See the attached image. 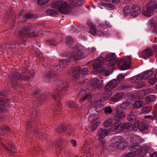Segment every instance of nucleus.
I'll return each instance as SVG.
<instances>
[{
    "instance_id": "nucleus-24",
    "label": "nucleus",
    "mask_w": 157,
    "mask_h": 157,
    "mask_svg": "<svg viewBox=\"0 0 157 157\" xmlns=\"http://www.w3.org/2000/svg\"><path fill=\"white\" fill-rule=\"evenodd\" d=\"M78 96L81 98V99L82 101L85 100H89L91 98V96L89 94H85V92L83 91H80L78 94Z\"/></svg>"
},
{
    "instance_id": "nucleus-20",
    "label": "nucleus",
    "mask_w": 157,
    "mask_h": 157,
    "mask_svg": "<svg viewBox=\"0 0 157 157\" xmlns=\"http://www.w3.org/2000/svg\"><path fill=\"white\" fill-rule=\"evenodd\" d=\"M98 139L99 140H102L104 137L109 134V131L105 129L101 128L98 132Z\"/></svg>"
},
{
    "instance_id": "nucleus-12",
    "label": "nucleus",
    "mask_w": 157,
    "mask_h": 157,
    "mask_svg": "<svg viewBox=\"0 0 157 157\" xmlns=\"http://www.w3.org/2000/svg\"><path fill=\"white\" fill-rule=\"evenodd\" d=\"M125 117V114L123 110L117 109L114 113L113 119L114 120L121 123V121Z\"/></svg>"
},
{
    "instance_id": "nucleus-54",
    "label": "nucleus",
    "mask_w": 157,
    "mask_h": 157,
    "mask_svg": "<svg viewBox=\"0 0 157 157\" xmlns=\"http://www.w3.org/2000/svg\"><path fill=\"white\" fill-rule=\"evenodd\" d=\"M112 112V110L110 106L106 107L104 109V112L106 114H108V113L110 114Z\"/></svg>"
},
{
    "instance_id": "nucleus-52",
    "label": "nucleus",
    "mask_w": 157,
    "mask_h": 157,
    "mask_svg": "<svg viewBox=\"0 0 157 157\" xmlns=\"http://www.w3.org/2000/svg\"><path fill=\"white\" fill-rule=\"evenodd\" d=\"M47 44H50L51 45L56 46L57 45L58 43L55 41L54 40H47Z\"/></svg>"
},
{
    "instance_id": "nucleus-6",
    "label": "nucleus",
    "mask_w": 157,
    "mask_h": 157,
    "mask_svg": "<svg viewBox=\"0 0 157 157\" xmlns=\"http://www.w3.org/2000/svg\"><path fill=\"white\" fill-rule=\"evenodd\" d=\"M85 51L84 49L75 48L73 49V51L71 52L70 56L74 60L79 59L85 57Z\"/></svg>"
},
{
    "instance_id": "nucleus-19",
    "label": "nucleus",
    "mask_w": 157,
    "mask_h": 157,
    "mask_svg": "<svg viewBox=\"0 0 157 157\" xmlns=\"http://www.w3.org/2000/svg\"><path fill=\"white\" fill-rule=\"evenodd\" d=\"M132 11L131 12V15L133 17L137 16L141 12L140 8L139 6L136 5L132 6Z\"/></svg>"
},
{
    "instance_id": "nucleus-30",
    "label": "nucleus",
    "mask_w": 157,
    "mask_h": 157,
    "mask_svg": "<svg viewBox=\"0 0 157 157\" xmlns=\"http://www.w3.org/2000/svg\"><path fill=\"white\" fill-rule=\"evenodd\" d=\"M128 142L126 140L121 141L117 145V148L118 149H123L128 146Z\"/></svg>"
},
{
    "instance_id": "nucleus-14",
    "label": "nucleus",
    "mask_w": 157,
    "mask_h": 157,
    "mask_svg": "<svg viewBox=\"0 0 157 157\" xmlns=\"http://www.w3.org/2000/svg\"><path fill=\"white\" fill-rule=\"evenodd\" d=\"M118 81L115 79H113L107 83L105 86L104 89L106 92H110L111 89L116 87L117 85Z\"/></svg>"
},
{
    "instance_id": "nucleus-7",
    "label": "nucleus",
    "mask_w": 157,
    "mask_h": 157,
    "mask_svg": "<svg viewBox=\"0 0 157 157\" xmlns=\"http://www.w3.org/2000/svg\"><path fill=\"white\" fill-rule=\"evenodd\" d=\"M130 56H128L121 59L118 63V66L121 70H125L129 68L131 63Z\"/></svg>"
},
{
    "instance_id": "nucleus-48",
    "label": "nucleus",
    "mask_w": 157,
    "mask_h": 157,
    "mask_svg": "<svg viewBox=\"0 0 157 157\" xmlns=\"http://www.w3.org/2000/svg\"><path fill=\"white\" fill-rule=\"evenodd\" d=\"M146 86V83L142 82L140 83H136L135 85V86L136 89H140L142 87H144Z\"/></svg>"
},
{
    "instance_id": "nucleus-28",
    "label": "nucleus",
    "mask_w": 157,
    "mask_h": 157,
    "mask_svg": "<svg viewBox=\"0 0 157 157\" xmlns=\"http://www.w3.org/2000/svg\"><path fill=\"white\" fill-rule=\"evenodd\" d=\"M70 3L75 6H78L82 5L83 3V0H69Z\"/></svg>"
},
{
    "instance_id": "nucleus-60",
    "label": "nucleus",
    "mask_w": 157,
    "mask_h": 157,
    "mask_svg": "<svg viewBox=\"0 0 157 157\" xmlns=\"http://www.w3.org/2000/svg\"><path fill=\"white\" fill-rule=\"evenodd\" d=\"M155 20L153 19H151L148 21V24L151 27H152L155 25Z\"/></svg>"
},
{
    "instance_id": "nucleus-57",
    "label": "nucleus",
    "mask_w": 157,
    "mask_h": 157,
    "mask_svg": "<svg viewBox=\"0 0 157 157\" xmlns=\"http://www.w3.org/2000/svg\"><path fill=\"white\" fill-rule=\"evenodd\" d=\"M81 75H87L88 73V68L86 67L84 68L83 69H82L81 68Z\"/></svg>"
},
{
    "instance_id": "nucleus-45",
    "label": "nucleus",
    "mask_w": 157,
    "mask_h": 157,
    "mask_svg": "<svg viewBox=\"0 0 157 157\" xmlns=\"http://www.w3.org/2000/svg\"><path fill=\"white\" fill-rule=\"evenodd\" d=\"M32 132L33 133L35 134L36 136H40L44 137L45 136L44 134L38 131L36 129H34L33 130Z\"/></svg>"
},
{
    "instance_id": "nucleus-40",
    "label": "nucleus",
    "mask_w": 157,
    "mask_h": 157,
    "mask_svg": "<svg viewBox=\"0 0 157 157\" xmlns=\"http://www.w3.org/2000/svg\"><path fill=\"white\" fill-rule=\"evenodd\" d=\"M123 95V93L122 92H118L115 93L114 95V100L118 101L121 98Z\"/></svg>"
},
{
    "instance_id": "nucleus-44",
    "label": "nucleus",
    "mask_w": 157,
    "mask_h": 157,
    "mask_svg": "<svg viewBox=\"0 0 157 157\" xmlns=\"http://www.w3.org/2000/svg\"><path fill=\"white\" fill-rule=\"evenodd\" d=\"M99 124V122H97L95 123H92V125L90 127V129L92 131H94L95 130Z\"/></svg>"
},
{
    "instance_id": "nucleus-34",
    "label": "nucleus",
    "mask_w": 157,
    "mask_h": 157,
    "mask_svg": "<svg viewBox=\"0 0 157 157\" xmlns=\"http://www.w3.org/2000/svg\"><path fill=\"white\" fill-rule=\"evenodd\" d=\"M65 125H60L58 127L56 130V132L59 134L64 132H65Z\"/></svg>"
},
{
    "instance_id": "nucleus-50",
    "label": "nucleus",
    "mask_w": 157,
    "mask_h": 157,
    "mask_svg": "<svg viewBox=\"0 0 157 157\" xmlns=\"http://www.w3.org/2000/svg\"><path fill=\"white\" fill-rule=\"evenodd\" d=\"M68 105L70 107L76 108L78 107L77 105L75 102L71 101L68 102Z\"/></svg>"
},
{
    "instance_id": "nucleus-27",
    "label": "nucleus",
    "mask_w": 157,
    "mask_h": 157,
    "mask_svg": "<svg viewBox=\"0 0 157 157\" xmlns=\"http://www.w3.org/2000/svg\"><path fill=\"white\" fill-rule=\"evenodd\" d=\"M130 141L133 144H139L141 142L140 138L138 136L133 135L130 138Z\"/></svg>"
},
{
    "instance_id": "nucleus-15",
    "label": "nucleus",
    "mask_w": 157,
    "mask_h": 157,
    "mask_svg": "<svg viewBox=\"0 0 157 157\" xmlns=\"http://www.w3.org/2000/svg\"><path fill=\"white\" fill-rule=\"evenodd\" d=\"M131 127V124L128 123H119L118 127V132L125 131L128 132L130 130Z\"/></svg>"
},
{
    "instance_id": "nucleus-1",
    "label": "nucleus",
    "mask_w": 157,
    "mask_h": 157,
    "mask_svg": "<svg viewBox=\"0 0 157 157\" xmlns=\"http://www.w3.org/2000/svg\"><path fill=\"white\" fill-rule=\"evenodd\" d=\"M22 73L24 75H21L19 73L17 72L13 73L9 77V80L10 82L13 85H17V82H21L23 80H29L31 75L33 77L35 75L33 72L31 74L30 71L25 68L22 70Z\"/></svg>"
},
{
    "instance_id": "nucleus-22",
    "label": "nucleus",
    "mask_w": 157,
    "mask_h": 157,
    "mask_svg": "<svg viewBox=\"0 0 157 157\" xmlns=\"http://www.w3.org/2000/svg\"><path fill=\"white\" fill-rule=\"evenodd\" d=\"M153 55V51L151 49H146L144 50L142 53V56L146 59L149 58Z\"/></svg>"
},
{
    "instance_id": "nucleus-63",
    "label": "nucleus",
    "mask_w": 157,
    "mask_h": 157,
    "mask_svg": "<svg viewBox=\"0 0 157 157\" xmlns=\"http://www.w3.org/2000/svg\"><path fill=\"white\" fill-rule=\"evenodd\" d=\"M154 116L155 119L157 121V106L154 108Z\"/></svg>"
},
{
    "instance_id": "nucleus-4",
    "label": "nucleus",
    "mask_w": 157,
    "mask_h": 157,
    "mask_svg": "<svg viewBox=\"0 0 157 157\" xmlns=\"http://www.w3.org/2000/svg\"><path fill=\"white\" fill-rule=\"evenodd\" d=\"M51 7L58 10L59 11L63 14H68L72 10L71 8L68 7L66 2L61 1L52 3Z\"/></svg>"
},
{
    "instance_id": "nucleus-21",
    "label": "nucleus",
    "mask_w": 157,
    "mask_h": 157,
    "mask_svg": "<svg viewBox=\"0 0 157 157\" xmlns=\"http://www.w3.org/2000/svg\"><path fill=\"white\" fill-rule=\"evenodd\" d=\"M129 148L130 150L135 154L136 152H140L142 150L141 146L138 145V144L130 145L129 146Z\"/></svg>"
},
{
    "instance_id": "nucleus-46",
    "label": "nucleus",
    "mask_w": 157,
    "mask_h": 157,
    "mask_svg": "<svg viewBox=\"0 0 157 157\" xmlns=\"http://www.w3.org/2000/svg\"><path fill=\"white\" fill-rule=\"evenodd\" d=\"M130 8L129 6H126L123 9V11L125 15H127L131 13Z\"/></svg>"
},
{
    "instance_id": "nucleus-29",
    "label": "nucleus",
    "mask_w": 157,
    "mask_h": 157,
    "mask_svg": "<svg viewBox=\"0 0 157 157\" xmlns=\"http://www.w3.org/2000/svg\"><path fill=\"white\" fill-rule=\"evenodd\" d=\"M132 106V105L128 102H124L121 104L120 107L123 109H130Z\"/></svg>"
},
{
    "instance_id": "nucleus-37",
    "label": "nucleus",
    "mask_w": 157,
    "mask_h": 157,
    "mask_svg": "<svg viewBox=\"0 0 157 157\" xmlns=\"http://www.w3.org/2000/svg\"><path fill=\"white\" fill-rule=\"evenodd\" d=\"M47 14L49 15L54 16L58 14V13L53 9H49L46 11Z\"/></svg>"
},
{
    "instance_id": "nucleus-53",
    "label": "nucleus",
    "mask_w": 157,
    "mask_h": 157,
    "mask_svg": "<svg viewBox=\"0 0 157 157\" xmlns=\"http://www.w3.org/2000/svg\"><path fill=\"white\" fill-rule=\"evenodd\" d=\"M119 82H123L124 79V77L122 74H119L117 77Z\"/></svg>"
},
{
    "instance_id": "nucleus-5",
    "label": "nucleus",
    "mask_w": 157,
    "mask_h": 157,
    "mask_svg": "<svg viewBox=\"0 0 157 157\" xmlns=\"http://www.w3.org/2000/svg\"><path fill=\"white\" fill-rule=\"evenodd\" d=\"M155 9H157L156 2L154 0H151L143 7L142 14L146 17H150L153 14V10Z\"/></svg>"
},
{
    "instance_id": "nucleus-39",
    "label": "nucleus",
    "mask_w": 157,
    "mask_h": 157,
    "mask_svg": "<svg viewBox=\"0 0 157 157\" xmlns=\"http://www.w3.org/2000/svg\"><path fill=\"white\" fill-rule=\"evenodd\" d=\"M65 132L67 133L68 134L72 133L74 131L73 128L71 126L68 125H65Z\"/></svg>"
},
{
    "instance_id": "nucleus-32",
    "label": "nucleus",
    "mask_w": 157,
    "mask_h": 157,
    "mask_svg": "<svg viewBox=\"0 0 157 157\" xmlns=\"http://www.w3.org/2000/svg\"><path fill=\"white\" fill-rule=\"evenodd\" d=\"M144 105V102L142 101L139 100L135 102L133 105L134 108H140Z\"/></svg>"
},
{
    "instance_id": "nucleus-9",
    "label": "nucleus",
    "mask_w": 157,
    "mask_h": 157,
    "mask_svg": "<svg viewBox=\"0 0 157 157\" xmlns=\"http://www.w3.org/2000/svg\"><path fill=\"white\" fill-rule=\"evenodd\" d=\"M5 141L6 144L9 147V148L7 147L3 143H0V145L3 148L4 150L9 154L11 153L16 152L17 150L14 144L10 141H8L7 140H5Z\"/></svg>"
},
{
    "instance_id": "nucleus-62",
    "label": "nucleus",
    "mask_w": 157,
    "mask_h": 157,
    "mask_svg": "<svg viewBox=\"0 0 157 157\" xmlns=\"http://www.w3.org/2000/svg\"><path fill=\"white\" fill-rule=\"evenodd\" d=\"M92 151L91 149H90L89 150V152L87 153V157H93L94 155V153L93 152H91Z\"/></svg>"
},
{
    "instance_id": "nucleus-61",
    "label": "nucleus",
    "mask_w": 157,
    "mask_h": 157,
    "mask_svg": "<svg viewBox=\"0 0 157 157\" xmlns=\"http://www.w3.org/2000/svg\"><path fill=\"white\" fill-rule=\"evenodd\" d=\"M148 82L151 84H154L157 81L155 78H152L149 79L148 80Z\"/></svg>"
},
{
    "instance_id": "nucleus-16",
    "label": "nucleus",
    "mask_w": 157,
    "mask_h": 157,
    "mask_svg": "<svg viewBox=\"0 0 157 157\" xmlns=\"http://www.w3.org/2000/svg\"><path fill=\"white\" fill-rule=\"evenodd\" d=\"M68 64V62L66 60H61L55 66V68L58 71H62L67 66Z\"/></svg>"
},
{
    "instance_id": "nucleus-38",
    "label": "nucleus",
    "mask_w": 157,
    "mask_h": 157,
    "mask_svg": "<svg viewBox=\"0 0 157 157\" xmlns=\"http://www.w3.org/2000/svg\"><path fill=\"white\" fill-rule=\"evenodd\" d=\"M121 123L119 121H116L110 127V129L112 131H114L117 130L118 131V124Z\"/></svg>"
},
{
    "instance_id": "nucleus-17",
    "label": "nucleus",
    "mask_w": 157,
    "mask_h": 157,
    "mask_svg": "<svg viewBox=\"0 0 157 157\" xmlns=\"http://www.w3.org/2000/svg\"><path fill=\"white\" fill-rule=\"evenodd\" d=\"M154 73L151 70H148L145 72L143 74L138 75V76L135 78L136 80H138V79H141V78L144 79H147L151 76Z\"/></svg>"
},
{
    "instance_id": "nucleus-25",
    "label": "nucleus",
    "mask_w": 157,
    "mask_h": 157,
    "mask_svg": "<svg viewBox=\"0 0 157 157\" xmlns=\"http://www.w3.org/2000/svg\"><path fill=\"white\" fill-rule=\"evenodd\" d=\"M10 128L7 126L3 125L0 126V135L3 136L5 134V132L10 131Z\"/></svg>"
},
{
    "instance_id": "nucleus-42",
    "label": "nucleus",
    "mask_w": 157,
    "mask_h": 157,
    "mask_svg": "<svg viewBox=\"0 0 157 157\" xmlns=\"http://www.w3.org/2000/svg\"><path fill=\"white\" fill-rule=\"evenodd\" d=\"M35 17L33 14L31 13H26L23 16V18L27 19H31Z\"/></svg>"
},
{
    "instance_id": "nucleus-2",
    "label": "nucleus",
    "mask_w": 157,
    "mask_h": 157,
    "mask_svg": "<svg viewBox=\"0 0 157 157\" xmlns=\"http://www.w3.org/2000/svg\"><path fill=\"white\" fill-rule=\"evenodd\" d=\"M57 86L51 95V97L56 101H60L62 99L63 91L66 90L68 86V83L65 80L57 81Z\"/></svg>"
},
{
    "instance_id": "nucleus-56",
    "label": "nucleus",
    "mask_w": 157,
    "mask_h": 157,
    "mask_svg": "<svg viewBox=\"0 0 157 157\" xmlns=\"http://www.w3.org/2000/svg\"><path fill=\"white\" fill-rule=\"evenodd\" d=\"M113 139L115 141L114 142L116 143L121 141L123 140V138L121 136H116L114 137Z\"/></svg>"
},
{
    "instance_id": "nucleus-59",
    "label": "nucleus",
    "mask_w": 157,
    "mask_h": 157,
    "mask_svg": "<svg viewBox=\"0 0 157 157\" xmlns=\"http://www.w3.org/2000/svg\"><path fill=\"white\" fill-rule=\"evenodd\" d=\"M138 128V124L136 123L132 125V129L133 131H136Z\"/></svg>"
},
{
    "instance_id": "nucleus-11",
    "label": "nucleus",
    "mask_w": 157,
    "mask_h": 157,
    "mask_svg": "<svg viewBox=\"0 0 157 157\" xmlns=\"http://www.w3.org/2000/svg\"><path fill=\"white\" fill-rule=\"evenodd\" d=\"M88 26L90 27V32L91 34L95 36L99 35V36H108V33H104L101 31H97L94 25L92 24H89Z\"/></svg>"
},
{
    "instance_id": "nucleus-35",
    "label": "nucleus",
    "mask_w": 157,
    "mask_h": 157,
    "mask_svg": "<svg viewBox=\"0 0 157 157\" xmlns=\"http://www.w3.org/2000/svg\"><path fill=\"white\" fill-rule=\"evenodd\" d=\"M156 98L155 95H150L146 96L145 99L146 101L148 102H151L155 100Z\"/></svg>"
},
{
    "instance_id": "nucleus-47",
    "label": "nucleus",
    "mask_w": 157,
    "mask_h": 157,
    "mask_svg": "<svg viewBox=\"0 0 157 157\" xmlns=\"http://www.w3.org/2000/svg\"><path fill=\"white\" fill-rule=\"evenodd\" d=\"M112 123V120L110 119H109L106 120L104 123V125L105 127H107L110 126Z\"/></svg>"
},
{
    "instance_id": "nucleus-23",
    "label": "nucleus",
    "mask_w": 157,
    "mask_h": 157,
    "mask_svg": "<svg viewBox=\"0 0 157 157\" xmlns=\"http://www.w3.org/2000/svg\"><path fill=\"white\" fill-rule=\"evenodd\" d=\"M81 68L79 66H76L72 73V75L75 78H78L81 75Z\"/></svg>"
},
{
    "instance_id": "nucleus-13",
    "label": "nucleus",
    "mask_w": 157,
    "mask_h": 157,
    "mask_svg": "<svg viewBox=\"0 0 157 157\" xmlns=\"http://www.w3.org/2000/svg\"><path fill=\"white\" fill-rule=\"evenodd\" d=\"M55 71V70L48 71L44 76V78L47 82H52L56 80L57 75L56 73L54 72Z\"/></svg>"
},
{
    "instance_id": "nucleus-64",
    "label": "nucleus",
    "mask_w": 157,
    "mask_h": 157,
    "mask_svg": "<svg viewBox=\"0 0 157 157\" xmlns=\"http://www.w3.org/2000/svg\"><path fill=\"white\" fill-rule=\"evenodd\" d=\"M135 155V154L134 152H132L128 153L125 156L126 157H132Z\"/></svg>"
},
{
    "instance_id": "nucleus-8",
    "label": "nucleus",
    "mask_w": 157,
    "mask_h": 157,
    "mask_svg": "<svg viewBox=\"0 0 157 157\" xmlns=\"http://www.w3.org/2000/svg\"><path fill=\"white\" fill-rule=\"evenodd\" d=\"M104 58L102 57H99L96 60L94 61L93 66L94 68L98 73H101L104 70L102 66L104 64Z\"/></svg>"
},
{
    "instance_id": "nucleus-31",
    "label": "nucleus",
    "mask_w": 157,
    "mask_h": 157,
    "mask_svg": "<svg viewBox=\"0 0 157 157\" xmlns=\"http://www.w3.org/2000/svg\"><path fill=\"white\" fill-rule=\"evenodd\" d=\"M8 101L6 100V101H5V99H3L2 100H0V112H3L5 111V104Z\"/></svg>"
},
{
    "instance_id": "nucleus-58",
    "label": "nucleus",
    "mask_w": 157,
    "mask_h": 157,
    "mask_svg": "<svg viewBox=\"0 0 157 157\" xmlns=\"http://www.w3.org/2000/svg\"><path fill=\"white\" fill-rule=\"evenodd\" d=\"M49 0H37V2L39 5L45 4Z\"/></svg>"
},
{
    "instance_id": "nucleus-36",
    "label": "nucleus",
    "mask_w": 157,
    "mask_h": 157,
    "mask_svg": "<svg viewBox=\"0 0 157 157\" xmlns=\"http://www.w3.org/2000/svg\"><path fill=\"white\" fill-rule=\"evenodd\" d=\"M151 108L152 107L150 106H144L142 109L141 111L144 114L147 113L151 111Z\"/></svg>"
},
{
    "instance_id": "nucleus-55",
    "label": "nucleus",
    "mask_w": 157,
    "mask_h": 157,
    "mask_svg": "<svg viewBox=\"0 0 157 157\" xmlns=\"http://www.w3.org/2000/svg\"><path fill=\"white\" fill-rule=\"evenodd\" d=\"M62 150V147H56V152L58 156L62 154H63Z\"/></svg>"
},
{
    "instance_id": "nucleus-51",
    "label": "nucleus",
    "mask_w": 157,
    "mask_h": 157,
    "mask_svg": "<svg viewBox=\"0 0 157 157\" xmlns=\"http://www.w3.org/2000/svg\"><path fill=\"white\" fill-rule=\"evenodd\" d=\"M66 43L67 45L72 44L73 42V39L70 36H67L66 39Z\"/></svg>"
},
{
    "instance_id": "nucleus-18",
    "label": "nucleus",
    "mask_w": 157,
    "mask_h": 157,
    "mask_svg": "<svg viewBox=\"0 0 157 157\" xmlns=\"http://www.w3.org/2000/svg\"><path fill=\"white\" fill-rule=\"evenodd\" d=\"M103 81L101 80L100 82L98 79L97 78H94L91 81L92 86L94 88L101 87L103 85Z\"/></svg>"
},
{
    "instance_id": "nucleus-10",
    "label": "nucleus",
    "mask_w": 157,
    "mask_h": 157,
    "mask_svg": "<svg viewBox=\"0 0 157 157\" xmlns=\"http://www.w3.org/2000/svg\"><path fill=\"white\" fill-rule=\"evenodd\" d=\"M106 61L109 62L107 64L109 67L115 65L119 61V59L116 57L115 53H111L106 55L105 58Z\"/></svg>"
},
{
    "instance_id": "nucleus-3",
    "label": "nucleus",
    "mask_w": 157,
    "mask_h": 157,
    "mask_svg": "<svg viewBox=\"0 0 157 157\" xmlns=\"http://www.w3.org/2000/svg\"><path fill=\"white\" fill-rule=\"evenodd\" d=\"M32 28L31 24H28L24 26L19 31V34L17 36L18 38L20 40L23 38H33L39 36L38 34L35 30L30 32Z\"/></svg>"
},
{
    "instance_id": "nucleus-43",
    "label": "nucleus",
    "mask_w": 157,
    "mask_h": 157,
    "mask_svg": "<svg viewBox=\"0 0 157 157\" xmlns=\"http://www.w3.org/2000/svg\"><path fill=\"white\" fill-rule=\"evenodd\" d=\"M136 119V116H134L133 114H130L127 117V120L128 121L132 122L134 121Z\"/></svg>"
},
{
    "instance_id": "nucleus-26",
    "label": "nucleus",
    "mask_w": 157,
    "mask_h": 157,
    "mask_svg": "<svg viewBox=\"0 0 157 157\" xmlns=\"http://www.w3.org/2000/svg\"><path fill=\"white\" fill-rule=\"evenodd\" d=\"M67 142L65 139H63L61 137L57 138L56 142V147H62L61 146L64 144H66Z\"/></svg>"
},
{
    "instance_id": "nucleus-33",
    "label": "nucleus",
    "mask_w": 157,
    "mask_h": 157,
    "mask_svg": "<svg viewBox=\"0 0 157 157\" xmlns=\"http://www.w3.org/2000/svg\"><path fill=\"white\" fill-rule=\"evenodd\" d=\"M138 128L141 132H143L146 131L147 128L144 123L141 122L139 124H138Z\"/></svg>"
},
{
    "instance_id": "nucleus-49",
    "label": "nucleus",
    "mask_w": 157,
    "mask_h": 157,
    "mask_svg": "<svg viewBox=\"0 0 157 157\" xmlns=\"http://www.w3.org/2000/svg\"><path fill=\"white\" fill-rule=\"evenodd\" d=\"M100 144L99 145V147H101V151H103L105 150V141L104 140H102L100 141Z\"/></svg>"
},
{
    "instance_id": "nucleus-41",
    "label": "nucleus",
    "mask_w": 157,
    "mask_h": 157,
    "mask_svg": "<svg viewBox=\"0 0 157 157\" xmlns=\"http://www.w3.org/2000/svg\"><path fill=\"white\" fill-rule=\"evenodd\" d=\"M104 6L107 9L109 10H112L114 9L115 6L113 4L110 3H106L104 4Z\"/></svg>"
}]
</instances>
